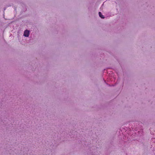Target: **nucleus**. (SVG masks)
Wrapping results in <instances>:
<instances>
[{"label": "nucleus", "mask_w": 155, "mask_h": 155, "mask_svg": "<svg viewBox=\"0 0 155 155\" xmlns=\"http://www.w3.org/2000/svg\"><path fill=\"white\" fill-rule=\"evenodd\" d=\"M99 16L102 18H104L103 15L100 12H99Z\"/></svg>", "instance_id": "obj_2"}, {"label": "nucleus", "mask_w": 155, "mask_h": 155, "mask_svg": "<svg viewBox=\"0 0 155 155\" xmlns=\"http://www.w3.org/2000/svg\"><path fill=\"white\" fill-rule=\"evenodd\" d=\"M29 31L28 30H26L24 31L23 35L25 37H28L29 36Z\"/></svg>", "instance_id": "obj_1"}]
</instances>
